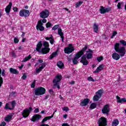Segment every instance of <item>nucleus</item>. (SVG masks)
Here are the masks:
<instances>
[{"instance_id": "obj_1", "label": "nucleus", "mask_w": 126, "mask_h": 126, "mask_svg": "<svg viewBox=\"0 0 126 126\" xmlns=\"http://www.w3.org/2000/svg\"><path fill=\"white\" fill-rule=\"evenodd\" d=\"M114 49L116 52L119 53L120 54L117 53H114L112 55V58L115 61H119L121 59V57H124L126 55V47H120V43H116L114 45Z\"/></svg>"}, {"instance_id": "obj_2", "label": "nucleus", "mask_w": 126, "mask_h": 126, "mask_svg": "<svg viewBox=\"0 0 126 126\" xmlns=\"http://www.w3.org/2000/svg\"><path fill=\"white\" fill-rule=\"evenodd\" d=\"M49 42L44 41L43 42V46L44 47L42 48V47H43V43H42V41H39L36 45V50L37 52L46 55V54H48V53L50 52V49L49 48Z\"/></svg>"}, {"instance_id": "obj_3", "label": "nucleus", "mask_w": 126, "mask_h": 126, "mask_svg": "<svg viewBox=\"0 0 126 126\" xmlns=\"http://www.w3.org/2000/svg\"><path fill=\"white\" fill-rule=\"evenodd\" d=\"M92 54H93V51L91 49H89L86 51V54L83 56L80 61V62L83 63V65H87L89 63L87 60H90L92 59ZM87 59V60H86Z\"/></svg>"}, {"instance_id": "obj_4", "label": "nucleus", "mask_w": 126, "mask_h": 126, "mask_svg": "<svg viewBox=\"0 0 126 126\" xmlns=\"http://www.w3.org/2000/svg\"><path fill=\"white\" fill-rule=\"evenodd\" d=\"M87 48H88L87 45H85L82 50L76 54L75 58L73 59V63L74 64H77V63H78V59H79V58L84 54L85 51L87 50Z\"/></svg>"}, {"instance_id": "obj_5", "label": "nucleus", "mask_w": 126, "mask_h": 126, "mask_svg": "<svg viewBox=\"0 0 126 126\" xmlns=\"http://www.w3.org/2000/svg\"><path fill=\"white\" fill-rule=\"evenodd\" d=\"M61 80H62V75H60L56 76L55 78L53 80L54 86L55 87H57L58 89L61 88V87H60V81H61Z\"/></svg>"}, {"instance_id": "obj_6", "label": "nucleus", "mask_w": 126, "mask_h": 126, "mask_svg": "<svg viewBox=\"0 0 126 126\" xmlns=\"http://www.w3.org/2000/svg\"><path fill=\"white\" fill-rule=\"evenodd\" d=\"M45 92H46V89L41 87L37 88L35 90L34 94L36 96H40V95H44Z\"/></svg>"}, {"instance_id": "obj_7", "label": "nucleus", "mask_w": 126, "mask_h": 126, "mask_svg": "<svg viewBox=\"0 0 126 126\" xmlns=\"http://www.w3.org/2000/svg\"><path fill=\"white\" fill-rule=\"evenodd\" d=\"M43 60L39 59L38 60V63H41V66H39L38 68L36 69V73H39V72H41V71L43 69L45 68L46 67V63H43Z\"/></svg>"}, {"instance_id": "obj_8", "label": "nucleus", "mask_w": 126, "mask_h": 126, "mask_svg": "<svg viewBox=\"0 0 126 126\" xmlns=\"http://www.w3.org/2000/svg\"><path fill=\"white\" fill-rule=\"evenodd\" d=\"M74 51V47L72 46V44H69L68 47L65 48L64 52L65 54H70Z\"/></svg>"}, {"instance_id": "obj_9", "label": "nucleus", "mask_w": 126, "mask_h": 126, "mask_svg": "<svg viewBox=\"0 0 126 126\" xmlns=\"http://www.w3.org/2000/svg\"><path fill=\"white\" fill-rule=\"evenodd\" d=\"M20 16L22 17H28L30 14V12L28 10L22 9L19 12Z\"/></svg>"}, {"instance_id": "obj_10", "label": "nucleus", "mask_w": 126, "mask_h": 126, "mask_svg": "<svg viewBox=\"0 0 126 126\" xmlns=\"http://www.w3.org/2000/svg\"><path fill=\"white\" fill-rule=\"evenodd\" d=\"M98 124L99 126H106L107 119L105 118L101 117L99 119Z\"/></svg>"}, {"instance_id": "obj_11", "label": "nucleus", "mask_w": 126, "mask_h": 126, "mask_svg": "<svg viewBox=\"0 0 126 126\" xmlns=\"http://www.w3.org/2000/svg\"><path fill=\"white\" fill-rule=\"evenodd\" d=\"M32 111V107H30L29 109H25L22 113L23 118H27L30 115V112Z\"/></svg>"}, {"instance_id": "obj_12", "label": "nucleus", "mask_w": 126, "mask_h": 126, "mask_svg": "<svg viewBox=\"0 0 126 126\" xmlns=\"http://www.w3.org/2000/svg\"><path fill=\"white\" fill-rule=\"evenodd\" d=\"M10 103L12 107H9V104L6 103L5 106V109L6 110H13V109H14L15 105H16V102H15V100H13L11 101Z\"/></svg>"}, {"instance_id": "obj_13", "label": "nucleus", "mask_w": 126, "mask_h": 126, "mask_svg": "<svg viewBox=\"0 0 126 126\" xmlns=\"http://www.w3.org/2000/svg\"><path fill=\"white\" fill-rule=\"evenodd\" d=\"M101 112L103 114H106V115L109 114L110 112V105H109V104L104 105L101 109Z\"/></svg>"}, {"instance_id": "obj_14", "label": "nucleus", "mask_w": 126, "mask_h": 126, "mask_svg": "<svg viewBox=\"0 0 126 126\" xmlns=\"http://www.w3.org/2000/svg\"><path fill=\"white\" fill-rule=\"evenodd\" d=\"M49 11L48 10H45L42 11L40 12V17L41 18H47L49 16Z\"/></svg>"}, {"instance_id": "obj_15", "label": "nucleus", "mask_w": 126, "mask_h": 126, "mask_svg": "<svg viewBox=\"0 0 126 126\" xmlns=\"http://www.w3.org/2000/svg\"><path fill=\"white\" fill-rule=\"evenodd\" d=\"M36 28L37 30H39L40 31H44L45 28L43 27V23H42V21H39L38 22Z\"/></svg>"}, {"instance_id": "obj_16", "label": "nucleus", "mask_w": 126, "mask_h": 126, "mask_svg": "<svg viewBox=\"0 0 126 126\" xmlns=\"http://www.w3.org/2000/svg\"><path fill=\"white\" fill-rule=\"evenodd\" d=\"M42 118V116L39 114H35L33 116L32 118L31 119L32 122H38L40 119Z\"/></svg>"}, {"instance_id": "obj_17", "label": "nucleus", "mask_w": 126, "mask_h": 126, "mask_svg": "<svg viewBox=\"0 0 126 126\" xmlns=\"http://www.w3.org/2000/svg\"><path fill=\"white\" fill-rule=\"evenodd\" d=\"M90 102V99L89 98H85L80 103L81 107H84L87 106Z\"/></svg>"}, {"instance_id": "obj_18", "label": "nucleus", "mask_w": 126, "mask_h": 126, "mask_svg": "<svg viewBox=\"0 0 126 126\" xmlns=\"http://www.w3.org/2000/svg\"><path fill=\"white\" fill-rule=\"evenodd\" d=\"M11 6H12V2H10L9 4L6 7L5 10L7 14H9V12H10V10H11Z\"/></svg>"}, {"instance_id": "obj_19", "label": "nucleus", "mask_w": 126, "mask_h": 126, "mask_svg": "<svg viewBox=\"0 0 126 126\" xmlns=\"http://www.w3.org/2000/svg\"><path fill=\"white\" fill-rule=\"evenodd\" d=\"M100 13L101 14H104V13H106V12H109L110 11V9L109 8H105V7L103 6H101L100 9Z\"/></svg>"}, {"instance_id": "obj_20", "label": "nucleus", "mask_w": 126, "mask_h": 126, "mask_svg": "<svg viewBox=\"0 0 126 126\" xmlns=\"http://www.w3.org/2000/svg\"><path fill=\"white\" fill-rule=\"evenodd\" d=\"M103 68H104V64H101L99 65L98 67H97L95 70L94 71V73H98L101 70H103Z\"/></svg>"}, {"instance_id": "obj_21", "label": "nucleus", "mask_w": 126, "mask_h": 126, "mask_svg": "<svg viewBox=\"0 0 126 126\" xmlns=\"http://www.w3.org/2000/svg\"><path fill=\"white\" fill-rule=\"evenodd\" d=\"M46 40L48 41H50V44L53 45L54 43H55V40H54V38H53V35H49L48 36L45 37Z\"/></svg>"}, {"instance_id": "obj_22", "label": "nucleus", "mask_w": 126, "mask_h": 126, "mask_svg": "<svg viewBox=\"0 0 126 126\" xmlns=\"http://www.w3.org/2000/svg\"><path fill=\"white\" fill-rule=\"evenodd\" d=\"M117 102L118 103H120L121 104H123V103H126V98H121L120 96L117 95L116 96Z\"/></svg>"}, {"instance_id": "obj_23", "label": "nucleus", "mask_w": 126, "mask_h": 126, "mask_svg": "<svg viewBox=\"0 0 126 126\" xmlns=\"http://www.w3.org/2000/svg\"><path fill=\"white\" fill-rule=\"evenodd\" d=\"M99 30V26L98 24L94 23V31L95 33H98V31Z\"/></svg>"}, {"instance_id": "obj_24", "label": "nucleus", "mask_w": 126, "mask_h": 126, "mask_svg": "<svg viewBox=\"0 0 126 126\" xmlns=\"http://www.w3.org/2000/svg\"><path fill=\"white\" fill-rule=\"evenodd\" d=\"M10 70V72L11 73H12L13 74H18V71H17V70L13 68H10L9 69Z\"/></svg>"}, {"instance_id": "obj_25", "label": "nucleus", "mask_w": 126, "mask_h": 126, "mask_svg": "<svg viewBox=\"0 0 126 126\" xmlns=\"http://www.w3.org/2000/svg\"><path fill=\"white\" fill-rule=\"evenodd\" d=\"M54 117V115H52L51 116H47L45 118H44L42 121V125H44V123L45 122H47V121H48V120H50V119H52V118Z\"/></svg>"}, {"instance_id": "obj_26", "label": "nucleus", "mask_w": 126, "mask_h": 126, "mask_svg": "<svg viewBox=\"0 0 126 126\" xmlns=\"http://www.w3.org/2000/svg\"><path fill=\"white\" fill-rule=\"evenodd\" d=\"M57 66H58L59 68H63L64 67L63 63L62 61H59L57 63Z\"/></svg>"}, {"instance_id": "obj_27", "label": "nucleus", "mask_w": 126, "mask_h": 126, "mask_svg": "<svg viewBox=\"0 0 126 126\" xmlns=\"http://www.w3.org/2000/svg\"><path fill=\"white\" fill-rule=\"evenodd\" d=\"M119 120H118L117 119H116L114 120L113 122H112V126H117L119 125Z\"/></svg>"}, {"instance_id": "obj_28", "label": "nucleus", "mask_w": 126, "mask_h": 126, "mask_svg": "<svg viewBox=\"0 0 126 126\" xmlns=\"http://www.w3.org/2000/svg\"><path fill=\"white\" fill-rule=\"evenodd\" d=\"M57 55H58V51L53 53L51 54V55L50 57V60H52V59H54V58H55V57H56V56H57Z\"/></svg>"}, {"instance_id": "obj_29", "label": "nucleus", "mask_w": 126, "mask_h": 126, "mask_svg": "<svg viewBox=\"0 0 126 126\" xmlns=\"http://www.w3.org/2000/svg\"><path fill=\"white\" fill-rule=\"evenodd\" d=\"M96 107H97V104L95 103H92L90 106V108L91 110H93L94 109H95Z\"/></svg>"}, {"instance_id": "obj_30", "label": "nucleus", "mask_w": 126, "mask_h": 126, "mask_svg": "<svg viewBox=\"0 0 126 126\" xmlns=\"http://www.w3.org/2000/svg\"><path fill=\"white\" fill-rule=\"evenodd\" d=\"M30 59H31V55H29L28 57L24 59L23 60V63H26V62H28V61H29Z\"/></svg>"}, {"instance_id": "obj_31", "label": "nucleus", "mask_w": 126, "mask_h": 126, "mask_svg": "<svg viewBox=\"0 0 126 126\" xmlns=\"http://www.w3.org/2000/svg\"><path fill=\"white\" fill-rule=\"evenodd\" d=\"M58 35H60V37L63 36V32L62 29H58Z\"/></svg>"}, {"instance_id": "obj_32", "label": "nucleus", "mask_w": 126, "mask_h": 126, "mask_svg": "<svg viewBox=\"0 0 126 126\" xmlns=\"http://www.w3.org/2000/svg\"><path fill=\"white\" fill-rule=\"evenodd\" d=\"M102 93H103V91L102 90H99L96 93V95H97V96H99V97H101Z\"/></svg>"}, {"instance_id": "obj_33", "label": "nucleus", "mask_w": 126, "mask_h": 126, "mask_svg": "<svg viewBox=\"0 0 126 126\" xmlns=\"http://www.w3.org/2000/svg\"><path fill=\"white\" fill-rule=\"evenodd\" d=\"M11 118H12V116L7 115L5 118V122H9L11 120Z\"/></svg>"}, {"instance_id": "obj_34", "label": "nucleus", "mask_w": 126, "mask_h": 126, "mask_svg": "<svg viewBox=\"0 0 126 126\" xmlns=\"http://www.w3.org/2000/svg\"><path fill=\"white\" fill-rule=\"evenodd\" d=\"M100 98H101L100 96H99V95L96 94L94 96L93 100L94 101H98V100H99V99Z\"/></svg>"}, {"instance_id": "obj_35", "label": "nucleus", "mask_w": 126, "mask_h": 126, "mask_svg": "<svg viewBox=\"0 0 126 126\" xmlns=\"http://www.w3.org/2000/svg\"><path fill=\"white\" fill-rule=\"evenodd\" d=\"M82 3H83V1H79V2H78L77 3H76L75 7L76 8H77V7H79L80 6V5H81V4H82Z\"/></svg>"}, {"instance_id": "obj_36", "label": "nucleus", "mask_w": 126, "mask_h": 126, "mask_svg": "<svg viewBox=\"0 0 126 126\" xmlns=\"http://www.w3.org/2000/svg\"><path fill=\"white\" fill-rule=\"evenodd\" d=\"M1 73V69L0 68V88L1 87V84L3 83V81L2 80V78L0 76Z\"/></svg>"}, {"instance_id": "obj_37", "label": "nucleus", "mask_w": 126, "mask_h": 126, "mask_svg": "<svg viewBox=\"0 0 126 126\" xmlns=\"http://www.w3.org/2000/svg\"><path fill=\"white\" fill-rule=\"evenodd\" d=\"M96 60L97 61L100 63L101 62V61H103L104 60V58H103L102 56H100V57H97L96 58Z\"/></svg>"}, {"instance_id": "obj_38", "label": "nucleus", "mask_w": 126, "mask_h": 126, "mask_svg": "<svg viewBox=\"0 0 126 126\" xmlns=\"http://www.w3.org/2000/svg\"><path fill=\"white\" fill-rule=\"evenodd\" d=\"M46 28H50V27H52V26H53V25L51 23L48 22L46 24Z\"/></svg>"}, {"instance_id": "obj_39", "label": "nucleus", "mask_w": 126, "mask_h": 126, "mask_svg": "<svg viewBox=\"0 0 126 126\" xmlns=\"http://www.w3.org/2000/svg\"><path fill=\"white\" fill-rule=\"evenodd\" d=\"M120 43H121L123 46H126V42L124 40H121L119 41Z\"/></svg>"}, {"instance_id": "obj_40", "label": "nucleus", "mask_w": 126, "mask_h": 126, "mask_svg": "<svg viewBox=\"0 0 126 126\" xmlns=\"http://www.w3.org/2000/svg\"><path fill=\"white\" fill-rule=\"evenodd\" d=\"M122 4H123V2H118L117 4V7L118 9H120L122 7Z\"/></svg>"}, {"instance_id": "obj_41", "label": "nucleus", "mask_w": 126, "mask_h": 126, "mask_svg": "<svg viewBox=\"0 0 126 126\" xmlns=\"http://www.w3.org/2000/svg\"><path fill=\"white\" fill-rule=\"evenodd\" d=\"M117 34H118V32H117L116 31L113 32L112 33V35L111 36V39H113V38H114V37H115V36L117 35Z\"/></svg>"}, {"instance_id": "obj_42", "label": "nucleus", "mask_w": 126, "mask_h": 126, "mask_svg": "<svg viewBox=\"0 0 126 126\" xmlns=\"http://www.w3.org/2000/svg\"><path fill=\"white\" fill-rule=\"evenodd\" d=\"M58 28H59V25H56L54 26V27L52 28V30H57V29H58Z\"/></svg>"}, {"instance_id": "obj_43", "label": "nucleus", "mask_w": 126, "mask_h": 126, "mask_svg": "<svg viewBox=\"0 0 126 126\" xmlns=\"http://www.w3.org/2000/svg\"><path fill=\"white\" fill-rule=\"evenodd\" d=\"M63 111H65V112H67L68 111H69V109H68V107H64L63 108Z\"/></svg>"}, {"instance_id": "obj_44", "label": "nucleus", "mask_w": 126, "mask_h": 126, "mask_svg": "<svg viewBox=\"0 0 126 126\" xmlns=\"http://www.w3.org/2000/svg\"><path fill=\"white\" fill-rule=\"evenodd\" d=\"M14 42L15 43H18V42H19V39H18V38L15 37L14 39Z\"/></svg>"}, {"instance_id": "obj_45", "label": "nucleus", "mask_w": 126, "mask_h": 126, "mask_svg": "<svg viewBox=\"0 0 126 126\" xmlns=\"http://www.w3.org/2000/svg\"><path fill=\"white\" fill-rule=\"evenodd\" d=\"M88 80L89 81H93V82H94V79H93V78H92V77H89L88 78Z\"/></svg>"}, {"instance_id": "obj_46", "label": "nucleus", "mask_w": 126, "mask_h": 126, "mask_svg": "<svg viewBox=\"0 0 126 126\" xmlns=\"http://www.w3.org/2000/svg\"><path fill=\"white\" fill-rule=\"evenodd\" d=\"M2 76H5V70L2 69V72H1Z\"/></svg>"}, {"instance_id": "obj_47", "label": "nucleus", "mask_w": 126, "mask_h": 126, "mask_svg": "<svg viewBox=\"0 0 126 126\" xmlns=\"http://www.w3.org/2000/svg\"><path fill=\"white\" fill-rule=\"evenodd\" d=\"M35 83H36V81H34L33 82V83L31 85L32 88H34Z\"/></svg>"}, {"instance_id": "obj_48", "label": "nucleus", "mask_w": 126, "mask_h": 126, "mask_svg": "<svg viewBox=\"0 0 126 126\" xmlns=\"http://www.w3.org/2000/svg\"><path fill=\"white\" fill-rule=\"evenodd\" d=\"M27 77V76H26V74H24L22 76V79H26Z\"/></svg>"}, {"instance_id": "obj_49", "label": "nucleus", "mask_w": 126, "mask_h": 126, "mask_svg": "<svg viewBox=\"0 0 126 126\" xmlns=\"http://www.w3.org/2000/svg\"><path fill=\"white\" fill-rule=\"evenodd\" d=\"M34 112L35 114H37V113H39V109L36 108V109L34 110Z\"/></svg>"}, {"instance_id": "obj_50", "label": "nucleus", "mask_w": 126, "mask_h": 126, "mask_svg": "<svg viewBox=\"0 0 126 126\" xmlns=\"http://www.w3.org/2000/svg\"><path fill=\"white\" fill-rule=\"evenodd\" d=\"M13 10L15 12H17V11H18V8L17 7H14L13 8Z\"/></svg>"}, {"instance_id": "obj_51", "label": "nucleus", "mask_w": 126, "mask_h": 126, "mask_svg": "<svg viewBox=\"0 0 126 126\" xmlns=\"http://www.w3.org/2000/svg\"><path fill=\"white\" fill-rule=\"evenodd\" d=\"M6 125L5 122H2V123L0 125V126H5Z\"/></svg>"}, {"instance_id": "obj_52", "label": "nucleus", "mask_w": 126, "mask_h": 126, "mask_svg": "<svg viewBox=\"0 0 126 126\" xmlns=\"http://www.w3.org/2000/svg\"><path fill=\"white\" fill-rule=\"evenodd\" d=\"M16 94V93L13 92H11L10 94L11 96H14V95H15Z\"/></svg>"}, {"instance_id": "obj_53", "label": "nucleus", "mask_w": 126, "mask_h": 126, "mask_svg": "<svg viewBox=\"0 0 126 126\" xmlns=\"http://www.w3.org/2000/svg\"><path fill=\"white\" fill-rule=\"evenodd\" d=\"M75 83V82L74 81H72L71 82H69V84H71V85H73Z\"/></svg>"}, {"instance_id": "obj_54", "label": "nucleus", "mask_w": 126, "mask_h": 126, "mask_svg": "<svg viewBox=\"0 0 126 126\" xmlns=\"http://www.w3.org/2000/svg\"><path fill=\"white\" fill-rule=\"evenodd\" d=\"M63 9H64L65 10H66L69 13H70V11L67 8H63Z\"/></svg>"}, {"instance_id": "obj_55", "label": "nucleus", "mask_w": 126, "mask_h": 126, "mask_svg": "<svg viewBox=\"0 0 126 126\" xmlns=\"http://www.w3.org/2000/svg\"><path fill=\"white\" fill-rule=\"evenodd\" d=\"M11 54L12 57H15V53L14 52H12Z\"/></svg>"}, {"instance_id": "obj_56", "label": "nucleus", "mask_w": 126, "mask_h": 126, "mask_svg": "<svg viewBox=\"0 0 126 126\" xmlns=\"http://www.w3.org/2000/svg\"><path fill=\"white\" fill-rule=\"evenodd\" d=\"M62 126H69V125H68V124H67V123H63V124L62 125Z\"/></svg>"}, {"instance_id": "obj_57", "label": "nucleus", "mask_w": 126, "mask_h": 126, "mask_svg": "<svg viewBox=\"0 0 126 126\" xmlns=\"http://www.w3.org/2000/svg\"><path fill=\"white\" fill-rule=\"evenodd\" d=\"M42 23H46V22H47V20L45 19H44L42 20Z\"/></svg>"}, {"instance_id": "obj_58", "label": "nucleus", "mask_w": 126, "mask_h": 126, "mask_svg": "<svg viewBox=\"0 0 126 126\" xmlns=\"http://www.w3.org/2000/svg\"><path fill=\"white\" fill-rule=\"evenodd\" d=\"M63 118H64V119H66V118H67V115L65 114L63 115Z\"/></svg>"}, {"instance_id": "obj_59", "label": "nucleus", "mask_w": 126, "mask_h": 126, "mask_svg": "<svg viewBox=\"0 0 126 126\" xmlns=\"http://www.w3.org/2000/svg\"><path fill=\"white\" fill-rule=\"evenodd\" d=\"M61 38L62 39V41L63 43V42H64L63 38H64V36H61Z\"/></svg>"}, {"instance_id": "obj_60", "label": "nucleus", "mask_w": 126, "mask_h": 126, "mask_svg": "<svg viewBox=\"0 0 126 126\" xmlns=\"http://www.w3.org/2000/svg\"><path fill=\"white\" fill-rule=\"evenodd\" d=\"M49 92L50 93H53V90H52V89L49 90Z\"/></svg>"}, {"instance_id": "obj_61", "label": "nucleus", "mask_w": 126, "mask_h": 126, "mask_svg": "<svg viewBox=\"0 0 126 126\" xmlns=\"http://www.w3.org/2000/svg\"><path fill=\"white\" fill-rule=\"evenodd\" d=\"M23 68V65H22L21 66L19 67V68H20V69H22V68Z\"/></svg>"}, {"instance_id": "obj_62", "label": "nucleus", "mask_w": 126, "mask_h": 126, "mask_svg": "<svg viewBox=\"0 0 126 126\" xmlns=\"http://www.w3.org/2000/svg\"><path fill=\"white\" fill-rule=\"evenodd\" d=\"M40 126H49L46 124H42Z\"/></svg>"}, {"instance_id": "obj_63", "label": "nucleus", "mask_w": 126, "mask_h": 126, "mask_svg": "<svg viewBox=\"0 0 126 126\" xmlns=\"http://www.w3.org/2000/svg\"><path fill=\"white\" fill-rule=\"evenodd\" d=\"M48 98H49V95H48L45 96V99H48Z\"/></svg>"}, {"instance_id": "obj_64", "label": "nucleus", "mask_w": 126, "mask_h": 126, "mask_svg": "<svg viewBox=\"0 0 126 126\" xmlns=\"http://www.w3.org/2000/svg\"><path fill=\"white\" fill-rule=\"evenodd\" d=\"M25 8H26V9H28V6H25Z\"/></svg>"}]
</instances>
